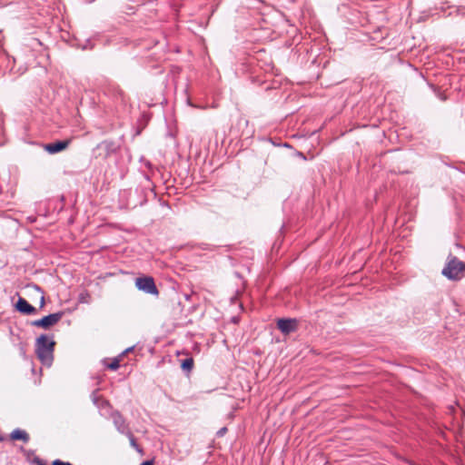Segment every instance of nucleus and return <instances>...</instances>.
<instances>
[{
  "mask_svg": "<svg viewBox=\"0 0 465 465\" xmlns=\"http://www.w3.org/2000/svg\"><path fill=\"white\" fill-rule=\"evenodd\" d=\"M55 341L49 340L45 334L40 335L35 341V353L39 361L50 366L54 361Z\"/></svg>",
  "mask_w": 465,
  "mask_h": 465,
  "instance_id": "f257e3e1",
  "label": "nucleus"
},
{
  "mask_svg": "<svg viewBox=\"0 0 465 465\" xmlns=\"http://www.w3.org/2000/svg\"><path fill=\"white\" fill-rule=\"evenodd\" d=\"M465 270V263L456 256L450 254L445 267L442 269V275L449 280L457 281L460 279V274Z\"/></svg>",
  "mask_w": 465,
  "mask_h": 465,
  "instance_id": "f03ea898",
  "label": "nucleus"
},
{
  "mask_svg": "<svg viewBox=\"0 0 465 465\" xmlns=\"http://www.w3.org/2000/svg\"><path fill=\"white\" fill-rule=\"evenodd\" d=\"M135 286L138 290L145 293L158 296L159 291L155 285L154 280L151 276L138 277L135 280Z\"/></svg>",
  "mask_w": 465,
  "mask_h": 465,
  "instance_id": "7ed1b4c3",
  "label": "nucleus"
},
{
  "mask_svg": "<svg viewBox=\"0 0 465 465\" xmlns=\"http://www.w3.org/2000/svg\"><path fill=\"white\" fill-rule=\"evenodd\" d=\"M63 315H64L63 312L51 313L46 316H44L41 319L34 321L32 322V325L47 330L51 326L56 324L62 319Z\"/></svg>",
  "mask_w": 465,
  "mask_h": 465,
  "instance_id": "20e7f679",
  "label": "nucleus"
},
{
  "mask_svg": "<svg viewBox=\"0 0 465 465\" xmlns=\"http://www.w3.org/2000/svg\"><path fill=\"white\" fill-rule=\"evenodd\" d=\"M110 418L113 420V423L119 433L123 435L129 433V431L131 430L129 423L119 411L113 410L110 413Z\"/></svg>",
  "mask_w": 465,
  "mask_h": 465,
  "instance_id": "39448f33",
  "label": "nucleus"
},
{
  "mask_svg": "<svg viewBox=\"0 0 465 465\" xmlns=\"http://www.w3.org/2000/svg\"><path fill=\"white\" fill-rule=\"evenodd\" d=\"M277 328L283 335H289L298 330L299 321L295 318H281L277 321Z\"/></svg>",
  "mask_w": 465,
  "mask_h": 465,
  "instance_id": "423d86ee",
  "label": "nucleus"
},
{
  "mask_svg": "<svg viewBox=\"0 0 465 465\" xmlns=\"http://www.w3.org/2000/svg\"><path fill=\"white\" fill-rule=\"evenodd\" d=\"M72 139L58 140L54 143L45 144V150L50 153L54 154L65 150L71 143Z\"/></svg>",
  "mask_w": 465,
  "mask_h": 465,
  "instance_id": "0eeeda50",
  "label": "nucleus"
},
{
  "mask_svg": "<svg viewBox=\"0 0 465 465\" xmlns=\"http://www.w3.org/2000/svg\"><path fill=\"white\" fill-rule=\"evenodd\" d=\"M15 307L17 312L25 315H31L36 312V309L21 296L18 297Z\"/></svg>",
  "mask_w": 465,
  "mask_h": 465,
  "instance_id": "6e6552de",
  "label": "nucleus"
},
{
  "mask_svg": "<svg viewBox=\"0 0 465 465\" xmlns=\"http://www.w3.org/2000/svg\"><path fill=\"white\" fill-rule=\"evenodd\" d=\"M10 440H22L25 443H27L30 440L29 434L19 428L15 429L9 435Z\"/></svg>",
  "mask_w": 465,
  "mask_h": 465,
  "instance_id": "1a4fd4ad",
  "label": "nucleus"
},
{
  "mask_svg": "<svg viewBox=\"0 0 465 465\" xmlns=\"http://www.w3.org/2000/svg\"><path fill=\"white\" fill-rule=\"evenodd\" d=\"M97 149L104 150V157H108L112 153L115 151L114 143L112 141H103L96 146Z\"/></svg>",
  "mask_w": 465,
  "mask_h": 465,
  "instance_id": "9d476101",
  "label": "nucleus"
},
{
  "mask_svg": "<svg viewBox=\"0 0 465 465\" xmlns=\"http://www.w3.org/2000/svg\"><path fill=\"white\" fill-rule=\"evenodd\" d=\"M194 365L193 357H188L181 361V368L185 372H191Z\"/></svg>",
  "mask_w": 465,
  "mask_h": 465,
  "instance_id": "9b49d317",
  "label": "nucleus"
},
{
  "mask_svg": "<svg viewBox=\"0 0 465 465\" xmlns=\"http://www.w3.org/2000/svg\"><path fill=\"white\" fill-rule=\"evenodd\" d=\"M121 357L114 358L111 363L107 365V368L112 371H116L120 367Z\"/></svg>",
  "mask_w": 465,
  "mask_h": 465,
  "instance_id": "f8f14e48",
  "label": "nucleus"
},
{
  "mask_svg": "<svg viewBox=\"0 0 465 465\" xmlns=\"http://www.w3.org/2000/svg\"><path fill=\"white\" fill-rule=\"evenodd\" d=\"M124 435L129 439L131 446L135 448L136 450H140L138 448L139 446L136 442V439H135L134 435L133 434L132 430H130L129 433H126Z\"/></svg>",
  "mask_w": 465,
  "mask_h": 465,
  "instance_id": "ddd939ff",
  "label": "nucleus"
},
{
  "mask_svg": "<svg viewBox=\"0 0 465 465\" xmlns=\"http://www.w3.org/2000/svg\"><path fill=\"white\" fill-rule=\"evenodd\" d=\"M149 190V188H141L140 192L142 194L144 195L143 199L139 203V205H143L144 203H146L147 202V198H146V193L147 191ZM150 191H153V189H150Z\"/></svg>",
  "mask_w": 465,
  "mask_h": 465,
  "instance_id": "4468645a",
  "label": "nucleus"
},
{
  "mask_svg": "<svg viewBox=\"0 0 465 465\" xmlns=\"http://www.w3.org/2000/svg\"><path fill=\"white\" fill-rule=\"evenodd\" d=\"M51 465H73V464L70 463L69 461H64L62 460L56 459L52 461Z\"/></svg>",
  "mask_w": 465,
  "mask_h": 465,
  "instance_id": "2eb2a0df",
  "label": "nucleus"
},
{
  "mask_svg": "<svg viewBox=\"0 0 465 465\" xmlns=\"http://www.w3.org/2000/svg\"><path fill=\"white\" fill-rule=\"evenodd\" d=\"M33 462L35 465H46V462L39 457H35Z\"/></svg>",
  "mask_w": 465,
  "mask_h": 465,
  "instance_id": "dca6fc26",
  "label": "nucleus"
},
{
  "mask_svg": "<svg viewBox=\"0 0 465 465\" xmlns=\"http://www.w3.org/2000/svg\"><path fill=\"white\" fill-rule=\"evenodd\" d=\"M227 432V428L226 427H223L221 428L217 432H216V436L221 438L223 436H224V434Z\"/></svg>",
  "mask_w": 465,
  "mask_h": 465,
  "instance_id": "f3484780",
  "label": "nucleus"
},
{
  "mask_svg": "<svg viewBox=\"0 0 465 465\" xmlns=\"http://www.w3.org/2000/svg\"><path fill=\"white\" fill-rule=\"evenodd\" d=\"M134 346H132V347H129V348L125 349V350L121 353L120 357H122L123 355H124V354H126V353H128V352L133 351H134Z\"/></svg>",
  "mask_w": 465,
  "mask_h": 465,
  "instance_id": "a211bd4d",
  "label": "nucleus"
},
{
  "mask_svg": "<svg viewBox=\"0 0 465 465\" xmlns=\"http://www.w3.org/2000/svg\"><path fill=\"white\" fill-rule=\"evenodd\" d=\"M91 396H92V400H93L94 403L97 404L98 397L96 395V391H94Z\"/></svg>",
  "mask_w": 465,
  "mask_h": 465,
  "instance_id": "6ab92c4d",
  "label": "nucleus"
},
{
  "mask_svg": "<svg viewBox=\"0 0 465 465\" xmlns=\"http://www.w3.org/2000/svg\"><path fill=\"white\" fill-rule=\"evenodd\" d=\"M153 460H144L140 465H153Z\"/></svg>",
  "mask_w": 465,
  "mask_h": 465,
  "instance_id": "aec40b11",
  "label": "nucleus"
},
{
  "mask_svg": "<svg viewBox=\"0 0 465 465\" xmlns=\"http://www.w3.org/2000/svg\"><path fill=\"white\" fill-rule=\"evenodd\" d=\"M44 305H45V297H44V296H42V297H41L40 307L42 308Z\"/></svg>",
  "mask_w": 465,
  "mask_h": 465,
  "instance_id": "412c9836",
  "label": "nucleus"
},
{
  "mask_svg": "<svg viewBox=\"0 0 465 465\" xmlns=\"http://www.w3.org/2000/svg\"><path fill=\"white\" fill-rule=\"evenodd\" d=\"M104 404L107 405V406H110V403L108 401H104Z\"/></svg>",
  "mask_w": 465,
  "mask_h": 465,
  "instance_id": "4be33fe9",
  "label": "nucleus"
},
{
  "mask_svg": "<svg viewBox=\"0 0 465 465\" xmlns=\"http://www.w3.org/2000/svg\"><path fill=\"white\" fill-rule=\"evenodd\" d=\"M5 440V438L3 436L0 435V442L1 441H4Z\"/></svg>",
  "mask_w": 465,
  "mask_h": 465,
  "instance_id": "5701e85b",
  "label": "nucleus"
}]
</instances>
